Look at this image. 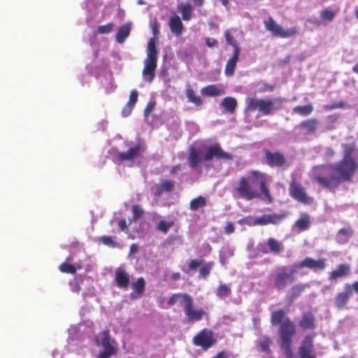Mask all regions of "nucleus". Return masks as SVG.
Wrapping results in <instances>:
<instances>
[{
    "mask_svg": "<svg viewBox=\"0 0 358 358\" xmlns=\"http://www.w3.org/2000/svg\"><path fill=\"white\" fill-rule=\"evenodd\" d=\"M357 170V160L341 159L336 164L313 167L312 178L322 187L334 191L343 182H352Z\"/></svg>",
    "mask_w": 358,
    "mask_h": 358,
    "instance_id": "obj_1",
    "label": "nucleus"
},
{
    "mask_svg": "<svg viewBox=\"0 0 358 358\" xmlns=\"http://www.w3.org/2000/svg\"><path fill=\"white\" fill-rule=\"evenodd\" d=\"M234 197L251 201L262 198V195L268 202L273 197L266 185V176L257 170L249 171L246 176H241L233 189Z\"/></svg>",
    "mask_w": 358,
    "mask_h": 358,
    "instance_id": "obj_2",
    "label": "nucleus"
},
{
    "mask_svg": "<svg viewBox=\"0 0 358 358\" xmlns=\"http://www.w3.org/2000/svg\"><path fill=\"white\" fill-rule=\"evenodd\" d=\"M287 312L282 309L273 310L271 314V323L279 326L280 345L286 358H293L292 350V338L296 333L294 322L287 315Z\"/></svg>",
    "mask_w": 358,
    "mask_h": 358,
    "instance_id": "obj_3",
    "label": "nucleus"
},
{
    "mask_svg": "<svg viewBox=\"0 0 358 358\" xmlns=\"http://www.w3.org/2000/svg\"><path fill=\"white\" fill-rule=\"evenodd\" d=\"M214 157L217 159L226 160L233 159L232 155L224 151L220 144H215L208 148L204 156L200 150L191 147L188 156V164L191 169H196L203 160L210 161Z\"/></svg>",
    "mask_w": 358,
    "mask_h": 358,
    "instance_id": "obj_4",
    "label": "nucleus"
},
{
    "mask_svg": "<svg viewBox=\"0 0 358 358\" xmlns=\"http://www.w3.org/2000/svg\"><path fill=\"white\" fill-rule=\"evenodd\" d=\"M296 271L297 270L294 268V264L292 266L290 270H289L287 266L277 267L269 275V279L273 283V288L278 292L285 290L295 280V273Z\"/></svg>",
    "mask_w": 358,
    "mask_h": 358,
    "instance_id": "obj_5",
    "label": "nucleus"
},
{
    "mask_svg": "<svg viewBox=\"0 0 358 358\" xmlns=\"http://www.w3.org/2000/svg\"><path fill=\"white\" fill-rule=\"evenodd\" d=\"M158 52L156 47V41L150 38L148 44L147 57L144 60L143 77L145 81L152 83L155 77V70L157 66Z\"/></svg>",
    "mask_w": 358,
    "mask_h": 358,
    "instance_id": "obj_6",
    "label": "nucleus"
},
{
    "mask_svg": "<svg viewBox=\"0 0 358 358\" xmlns=\"http://www.w3.org/2000/svg\"><path fill=\"white\" fill-rule=\"evenodd\" d=\"M282 102L281 99H257L253 97H247L245 99V111L247 113H252L258 111L259 114L263 116H267L272 113L275 109V102Z\"/></svg>",
    "mask_w": 358,
    "mask_h": 358,
    "instance_id": "obj_7",
    "label": "nucleus"
},
{
    "mask_svg": "<svg viewBox=\"0 0 358 358\" xmlns=\"http://www.w3.org/2000/svg\"><path fill=\"white\" fill-rule=\"evenodd\" d=\"M182 308L188 323H194L208 317V313L202 308L194 307L192 296H185V305Z\"/></svg>",
    "mask_w": 358,
    "mask_h": 358,
    "instance_id": "obj_8",
    "label": "nucleus"
},
{
    "mask_svg": "<svg viewBox=\"0 0 358 358\" xmlns=\"http://www.w3.org/2000/svg\"><path fill=\"white\" fill-rule=\"evenodd\" d=\"M265 164L271 168L286 169L289 167V163L286 156L280 151L264 150Z\"/></svg>",
    "mask_w": 358,
    "mask_h": 358,
    "instance_id": "obj_9",
    "label": "nucleus"
},
{
    "mask_svg": "<svg viewBox=\"0 0 358 358\" xmlns=\"http://www.w3.org/2000/svg\"><path fill=\"white\" fill-rule=\"evenodd\" d=\"M264 24L265 29L269 31L272 36L275 37L288 38L294 36L299 33L296 27L285 30L280 25L277 24L271 17H269L267 20L264 21Z\"/></svg>",
    "mask_w": 358,
    "mask_h": 358,
    "instance_id": "obj_10",
    "label": "nucleus"
},
{
    "mask_svg": "<svg viewBox=\"0 0 358 358\" xmlns=\"http://www.w3.org/2000/svg\"><path fill=\"white\" fill-rule=\"evenodd\" d=\"M192 343L195 346L201 347L203 350H208L217 343V340L211 329L204 328L193 337Z\"/></svg>",
    "mask_w": 358,
    "mask_h": 358,
    "instance_id": "obj_11",
    "label": "nucleus"
},
{
    "mask_svg": "<svg viewBox=\"0 0 358 358\" xmlns=\"http://www.w3.org/2000/svg\"><path fill=\"white\" fill-rule=\"evenodd\" d=\"M289 194L294 200L303 204H310L313 202V199L307 194L304 187L295 180L289 183Z\"/></svg>",
    "mask_w": 358,
    "mask_h": 358,
    "instance_id": "obj_12",
    "label": "nucleus"
},
{
    "mask_svg": "<svg viewBox=\"0 0 358 358\" xmlns=\"http://www.w3.org/2000/svg\"><path fill=\"white\" fill-rule=\"evenodd\" d=\"M327 267V259L320 258L315 259L311 257H306L297 264H294V268L299 271L303 268H307L314 272L324 271Z\"/></svg>",
    "mask_w": 358,
    "mask_h": 358,
    "instance_id": "obj_13",
    "label": "nucleus"
},
{
    "mask_svg": "<svg viewBox=\"0 0 358 358\" xmlns=\"http://www.w3.org/2000/svg\"><path fill=\"white\" fill-rule=\"evenodd\" d=\"M145 146L140 143L131 147L126 152H119L115 155V159L120 162L126 161H134L136 159L141 157L143 152L145 151Z\"/></svg>",
    "mask_w": 358,
    "mask_h": 358,
    "instance_id": "obj_14",
    "label": "nucleus"
},
{
    "mask_svg": "<svg viewBox=\"0 0 358 358\" xmlns=\"http://www.w3.org/2000/svg\"><path fill=\"white\" fill-rule=\"evenodd\" d=\"M299 355L300 358H316L313 336L307 335L301 341L299 348Z\"/></svg>",
    "mask_w": 358,
    "mask_h": 358,
    "instance_id": "obj_15",
    "label": "nucleus"
},
{
    "mask_svg": "<svg viewBox=\"0 0 358 358\" xmlns=\"http://www.w3.org/2000/svg\"><path fill=\"white\" fill-rule=\"evenodd\" d=\"M352 283H346L344 285V291L338 293L335 297V305L337 308H344L348 303L350 297L353 295Z\"/></svg>",
    "mask_w": 358,
    "mask_h": 358,
    "instance_id": "obj_16",
    "label": "nucleus"
},
{
    "mask_svg": "<svg viewBox=\"0 0 358 358\" xmlns=\"http://www.w3.org/2000/svg\"><path fill=\"white\" fill-rule=\"evenodd\" d=\"M287 217L286 213L282 214H265L255 220V225H266L268 224H277Z\"/></svg>",
    "mask_w": 358,
    "mask_h": 358,
    "instance_id": "obj_17",
    "label": "nucleus"
},
{
    "mask_svg": "<svg viewBox=\"0 0 358 358\" xmlns=\"http://www.w3.org/2000/svg\"><path fill=\"white\" fill-rule=\"evenodd\" d=\"M115 282L119 288L127 289L130 282L129 275L124 269L118 268L115 273Z\"/></svg>",
    "mask_w": 358,
    "mask_h": 358,
    "instance_id": "obj_18",
    "label": "nucleus"
},
{
    "mask_svg": "<svg viewBox=\"0 0 358 358\" xmlns=\"http://www.w3.org/2000/svg\"><path fill=\"white\" fill-rule=\"evenodd\" d=\"M299 326L303 330H313L315 328V317L310 311L302 314Z\"/></svg>",
    "mask_w": 358,
    "mask_h": 358,
    "instance_id": "obj_19",
    "label": "nucleus"
},
{
    "mask_svg": "<svg viewBox=\"0 0 358 358\" xmlns=\"http://www.w3.org/2000/svg\"><path fill=\"white\" fill-rule=\"evenodd\" d=\"M350 270L351 267L348 264H341L336 269L329 273V280L333 281L344 278L350 274Z\"/></svg>",
    "mask_w": 358,
    "mask_h": 358,
    "instance_id": "obj_20",
    "label": "nucleus"
},
{
    "mask_svg": "<svg viewBox=\"0 0 358 358\" xmlns=\"http://www.w3.org/2000/svg\"><path fill=\"white\" fill-rule=\"evenodd\" d=\"M169 26L172 34L180 36L183 31V24L180 17L176 13L171 16L169 22Z\"/></svg>",
    "mask_w": 358,
    "mask_h": 358,
    "instance_id": "obj_21",
    "label": "nucleus"
},
{
    "mask_svg": "<svg viewBox=\"0 0 358 358\" xmlns=\"http://www.w3.org/2000/svg\"><path fill=\"white\" fill-rule=\"evenodd\" d=\"M308 285L307 284H295L291 287L287 294L286 298L289 302H293L299 298Z\"/></svg>",
    "mask_w": 358,
    "mask_h": 358,
    "instance_id": "obj_22",
    "label": "nucleus"
},
{
    "mask_svg": "<svg viewBox=\"0 0 358 358\" xmlns=\"http://www.w3.org/2000/svg\"><path fill=\"white\" fill-rule=\"evenodd\" d=\"M240 54L241 50H234L232 57L228 59L224 69V74L227 76L231 77L234 76Z\"/></svg>",
    "mask_w": 358,
    "mask_h": 358,
    "instance_id": "obj_23",
    "label": "nucleus"
},
{
    "mask_svg": "<svg viewBox=\"0 0 358 358\" xmlns=\"http://www.w3.org/2000/svg\"><path fill=\"white\" fill-rule=\"evenodd\" d=\"M133 292L131 294L132 299L141 297L145 289V281L143 277L138 278L136 281L131 284Z\"/></svg>",
    "mask_w": 358,
    "mask_h": 358,
    "instance_id": "obj_24",
    "label": "nucleus"
},
{
    "mask_svg": "<svg viewBox=\"0 0 358 358\" xmlns=\"http://www.w3.org/2000/svg\"><path fill=\"white\" fill-rule=\"evenodd\" d=\"M318 120L315 118H311L301 122L299 127L306 129L307 134H312L315 132L318 126Z\"/></svg>",
    "mask_w": 358,
    "mask_h": 358,
    "instance_id": "obj_25",
    "label": "nucleus"
},
{
    "mask_svg": "<svg viewBox=\"0 0 358 358\" xmlns=\"http://www.w3.org/2000/svg\"><path fill=\"white\" fill-rule=\"evenodd\" d=\"M131 29V23H126L122 25L117 30L115 39L119 43H122L129 36Z\"/></svg>",
    "mask_w": 358,
    "mask_h": 358,
    "instance_id": "obj_26",
    "label": "nucleus"
},
{
    "mask_svg": "<svg viewBox=\"0 0 358 358\" xmlns=\"http://www.w3.org/2000/svg\"><path fill=\"white\" fill-rule=\"evenodd\" d=\"M201 92L208 96H217L225 93L223 89L220 88L216 85H209L201 89Z\"/></svg>",
    "mask_w": 358,
    "mask_h": 358,
    "instance_id": "obj_27",
    "label": "nucleus"
},
{
    "mask_svg": "<svg viewBox=\"0 0 358 358\" xmlns=\"http://www.w3.org/2000/svg\"><path fill=\"white\" fill-rule=\"evenodd\" d=\"M266 244L269 252L274 254H280L284 249L282 243L274 238H268Z\"/></svg>",
    "mask_w": 358,
    "mask_h": 358,
    "instance_id": "obj_28",
    "label": "nucleus"
},
{
    "mask_svg": "<svg viewBox=\"0 0 358 358\" xmlns=\"http://www.w3.org/2000/svg\"><path fill=\"white\" fill-rule=\"evenodd\" d=\"M294 226L299 231H303L310 227V217L306 213H302L301 217L297 220Z\"/></svg>",
    "mask_w": 358,
    "mask_h": 358,
    "instance_id": "obj_29",
    "label": "nucleus"
},
{
    "mask_svg": "<svg viewBox=\"0 0 358 358\" xmlns=\"http://www.w3.org/2000/svg\"><path fill=\"white\" fill-rule=\"evenodd\" d=\"M178 10L181 13L185 21H189L192 18V6L190 3H179Z\"/></svg>",
    "mask_w": 358,
    "mask_h": 358,
    "instance_id": "obj_30",
    "label": "nucleus"
},
{
    "mask_svg": "<svg viewBox=\"0 0 358 358\" xmlns=\"http://www.w3.org/2000/svg\"><path fill=\"white\" fill-rule=\"evenodd\" d=\"M221 106L226 111L234 113L237 106V101L235 98L227 96L222 99Z\"/></svg>",
    "mask_w": 358,
    "mask_h": 358,
    "instance_id": "obj_31",
    "label": "nucleus"
},
{
    "mask_svg": "<svg viewBox=\"0 0 358 358\" xmlns=\"http://www.w3.org/2000/svg\"><path fill=\"white\" fill-rule=\"evenodd\" d=\"M207 204V200L203 196H199L189 202V209L196 211L200 208H204Z\"/></svg>",
    "mask_w": 358,
    "mask_h": 358,
    "instance_id": "obj_32",
    "label": "nucleus"
},
{
    "mask_svg": "<svg viewBox=\"0 0 358 358\" xmlns=\"http://www.w3.org/2000/svg\"><path fill=\"white\" fill-rule=\"evenodd\" d=\"M343 148V156L342 159L345 160H357L356 158L353 157V154L356 150L355 143L352 144H344Z\"/></svg>",
    "mask_w": 358,
    "mask_h": 358,
    "instance_id": "obj_33",
    "label": "nucleus"
},
{
    "mask_svg": "<svg viewBox=\"0 0 358 358\" xmlns=\"http://www.w3.org/2000/svg\"><path fill=\"white\" fill-rule=\"evenodd\" d=\"M201 268L199 269V278H204L206 279L211 272L213 266H214V262H203L200 266Z\"/></svg>",
    "mask_w": 358,
    "mask_h": 358,
    "instance_id": "obj_34",
    "label": "nucleus"
},
{
    "mask_svg": "<svg viewBox=\"0 0 358 358\" xmlns=\"http://www.w3.org/2000/svg\"><path fill=\"white\" fill-rule=\"evenodd\" d=\"M185 296H190L187 293H176L173 294L168 300V305L169 306H174L178 301H180L181 306L183 307L185 305Z\"/></svg>",
    "mask_w": 358,
    "mask_h": 358,
    "instance_id": "obj_35",
    "label": "nucleus"
},
{
    "mask_svg": "<svg viewBox=\"0 0 358 358\" xmlns=\"http://www.w3.org/2000/svg\"><path fill=\"white\" fill-rule=\"evenodd\" d=\"M313 111V107L311 104L305 106H297L293 108L294 113L299 114L302 116H308Z\"/></svg>",
    "mask_w": 358,
    "mask_h": 358,
    "instance_id": "obj_36",
    "label": "nucleus"
},
{
    "mask_svg": "<svg viewBox=\"0 0 358 358\" xmlns=\"http://www.w3.org/2000/svg\"><path fill=\"white\" fill-rule=\"evenodd\" d=\"M174 189V183L173 182L169 180H164L161 182L157 194H161L163 192H172Z\"/></svg>",
    "mask_w": 358,
    "mask_h": 358,
    "instance_id": "obj_37",
    "label": "nucleus"
},
{
    "mask_svg": "<svg viewBox=\"0 0 358 358\" xmlns=\"http://www.w3.org/2000/svg\"><path fill=\"white\" fill-rule=\"evenodd\" d=\"M231 294V289L230 287L226 284L220 285L216 290V295L220 299L227 297L230 296Z\"/></svg>",
    "mask_w": 358,
    "mask_h": 358,
    "instance_id": "obj_38",
    "label": "nucleus"
},
{
    "mask_svg": "<svg viewBox=\"0 0 358 358\" xmlns=\"http://www.w3.org/2000/svg\"><path fill=\"white\" fill-rule=\"evenodd\" d=\"M101 345L103 348L114 347L111 343H115L114 341L110 340V333L108 330H104L100 334Z\"/></svg>",
    "mask_w": 358,
    "mask_h": 358,
    "instance_id": "obj_39",
    "label": "nucleus"
},
{
    "mask_svg": "<svg viewBox=\"0 0 358 358\" xmlns=\"http://www.w3.org/2000/svg\"><path fill=\"white\" fill-rule=\"evenodd\" d=\"M186 96L189 101L194 103L196 106H200L202 103L201 97L199 96H196L194 90L192 88L186 90Z\"/></svg>",
    "mask_w": 358,
    "mask_h": 358,
    "instance_id": "obj_40",
    "label": "nucleus"
},
{
    "mask_svg": "<svg viewBox=\"0 0 358 358\" xmlns=\"http://www.w3.org/2000/svg\"><path fill=\"white\" fill-rule=\"evenodd\" d=\"M352 235V231L351 229H341L338 231V238L339 239L340 243H346L349 238Z\"/></svg>",
    "mask_w": 358,
    "mask_h": 358,
    "instance_id": "obj_41",
    "label": "nucleus"
},
{
    "mask_svg": "<svg viewBox=\"0 0 358 358\" xmlns=\"http://www.w3.org/2000/svg\"><path fill=\"white\" fill-rule=\"evenodd\" d=\"M132 217L131 219H129V222L131 223L132 221L136 222L139 220L144 213V210L143 208L138 204H135L132 206Z\"/></svg>",
    "mask_w": 358,
    "mask_h": 358,
    "instance_id": "obj_42",
    "label": "nucleus"
},
{
    "mask_svg": "<svg viewBox=\"0 0 358 358\" xmlns=\"http://www.w3.org/2000/svg\"><path fill=\"white\" fill-rule=\"evenodd\" d=\"M103 348V351L99 354L98 358H110L111 356L116 355L117 351L115 347H106Z\"/></svg>",
    "mask_w": 358,
    "mask_h": 358,
    "instance_id": "obj_43",
    "label": "nucleus"
},
{
    "mask_svg": "<svg viewBox=\"0 0 358 358\" xmlns=\"http://www.w3.org/2000/svg\"><path fill=\"white\" fill-rule=\"evenodd\" d=\"M335 13L327 8L324 9L320 13V17L324 22H331L335 17Z\"/></svg>",
    "mask_w": 358,
    "mask_h": 358,
    "instance_id": "obj_44",
    "label": "nucleus"
},
{
    "mask_svg": "<svg viewBox=\"0 0 358 358\" xmlns=\"http://www.w3.org/2000/svg\"><path fill=\"white\" fill-rule=\"evenodd\" d=\"M59 268L62 273H71V274H75L76 273V267L73 265L70 264L67 262H63L59 266Z\"/></svg>",
    "mask_w": 358,
    "mask_h": 358,
    "instance_id": "obj_45",
    "label": "nucleus"
},
{
    "mask_svg": "<svg viewBox=\"0 0 358 358\" xmlns=\"http://www.w3.org/2000/svg\"><path fill=\"white\" fill-rule=\"evenodd\" d=\"M173 225V222H166L164 220H160L157 225V229L163 232L164 234H167L169 229Z\"/></svg>",
    "mask_w": 358,
    "mask_h": 358,
    "instance_id": "obj_46",
    "label": "nucleus"
},
{
    "mask_svg": "<svg viewBox=\"0 0 358 358\" xmlns=\"http://www.w3.org/2000/svg\"><path fill=\"white\" fill-rule=\"evenodd\" d=\"M224 37L227 42V43L230 45H231L234 48V50H241L240 48L238 47L236 41L234 38V37L231 35L229 30H226L224 31Z\"/></svg>",
    "mask_w": 358,
    "mask_h": 358,
    "instance_id": "obj_47",
    "label": "nucleus"
},
{
    "mask_svg": "<svg viewBox=\"0 0 358 358\" xmlns=\"http://www.w3.org/2000/svg\"><path fill=\"white\" fill-rule=\"evenodd\" d=\"M100 242H101L103 244L110 247V248H115L117 246V243H115L113 241V237L108 236H103L99 238Z\"/></svg>",
    "mask_w": 358,
    "mask_h": 358,
    "instance_id": "obj_48",
    "label": "nucleus"
},
{
    "mask_svg": "<svg viewBox=\"0 0 358 358\" xmlns=\"http://www.w3.org/2000/svg\"><path fill=\"white\" fill-rule=\"evenodd\" d=\"M113 28V24L110 22L105 25H101L97 28V32L99 34H108L112 31Z\"/></svg>",
    "mask_w": 358,
    "mask_h": 358,
    "instance_id": "obj_49",
    "label": "nucleus"
},
{
    "mask_svg": "<svg viewBox=\"0 0 358 358\" xmlns=\"http://www.w3.org/2000/svg\"><path fill=\"white\" fill-rule=\"evenodd\" d=\"M138 91L136 90H132L130 93L129 99V101L127 102V103H129V105L134 107L135 104L136 103V102L138 101Z\"/></svg>",
    "mask_w": 358,
    "mask_h": 358,
    "instance_id": "obj_50",
    "label": "nucleus"
},
{
    "mask_svg": "<svg viewBox=\"0 0 358 358\" xmlns=\"http://www.w3.org/2000/svg\"><path fill=\"white\" fill-rule=\"evenodd\" d=\"M134 108V106L127 103V104L123 107L122 110V115L124 117H129L131 115Z\"/></svg>",
    "mask_w": 358,
    "mask_h": 358,
    "instance_id": "obj_51",
    "label": "nucleus"
},
{
    "mask_svg": "<svg viewBox=\"0 0 358 358\" xmlns=\"http://www.w3.org/2000/svg\"><path fill=\"white\" fill-rule=\"evenodd\" d=\"M203 263V260L192 259L189 264V270L194 271L200 266Z\"/></svg>",
    "mask_w": 358,
    "mask_h": 358,
    "instance_id": "obj_52",
    "label": "nucleus"
},
{
    "mask_svg": "<svg viewBox=\"0 0 358 358\" xmlns=\"http://www.w3.org/2000/svg\"><path fill=\"white\" fill-rule=\"evenodd\" d=\"M270 343H271V341L268 338H266L264 341H262L260 345V348H261L262 350L264 352H270V347H269Z\"/></svg>",
    "mask_w": 358,
    "mask_h": 358,
    "instance_id": "obj_53",
    "label": "nucleus"
},
{
    "mask_svg": "<svg viewBox=\"0 0 358 358\" xmlns=\"http://www.w3.org/2000/svg\"><path fill=\"white\" fill-rule=\"evenodd\" d=\"M235 231L234 224L232 222H228L224 227V233L226 234H231Z\"/></svg>",
    "mask_w": 358,
    "mask_h": 358,
    "instance_id": "obj_54",
    "label": "nucleus"
},
{
    "mask_svg": "<svg viewBox=\"0 0 358 358\" xmlns=\"http://www.w3.org/2000/svg\"><path fill=\"white\" fill-rule=\"evenodd\" d=\"M344 106H345V103L341 101L338 103H334L331 105L325 106V108L327 110H333L335 108H343Z\"/></svg>",
    "mask_w": 358,
    "mask_h": 358,
    "instance_id": "obj_55",
    "label": "nucleus"
},
{
    "mask_svg": "<svg viewBox=\"0 0 358 358\" xmlns=\"http://www.w3.org/2000/svg\"><path fill=\"white\" fill-rule=\"evenodd\" d=\"M206 44L209 48H213L217 45L218 42L216 39L212 38H206Z\"/></svg>",
    "mask_w": 358,
    "mask_h": 358,
    "instance_id": "obj_56",
    "label": "nucleus"
},
{
    "mask_svg": "<svg viewBox=\"0 0 358 358\" xmlns=\"http://www.w3.org/2000/svg\"><path fill=\"white\" fill-rule=\"evenodd\" d=\"M118 226L120 229L123 231H127L128 229V227L127 224V221L125 219H122L118 222Z\"/></svg>",
    "mask_w": 358,
    "mask_h": 358,
    "instance_id": "obj_57",
    "label": "nucleus"
},
{
    "mask_svg": "<svg viewBox=\"0 0 358 358\" xmlns=\"http://www.w3.org/2000/svg\"><path fill=\"white\" fill-rule=\"evenodd\" d=\"M154 106H155V103H149L147 105V106L144 110V114L146 117H148L150 115V113L152 111Z\"/></svg>",
    "mask_w": 358,
    "mask_h": 358,
    "instance_id": "obj_58",
    "label": "nucleus"
},
{
    "mask_svg": "<svg viewBox=\"0 0 358 358\" xmlns=\"http://www.w3.org/2000/svg\"><path fill=\"white\" fill-rule=\"evenodd\" d=\"M152 31L154 35L153 38L155 39V38L157 36L159 31V25H158V23L157 21L152 26Z\"/></svg>",
    "mask_w": 358,
    "mask_h": 358,
    "instance_id": "obj_59",
    "label": "nucleus"
},
{
    "mask_svg": "<svg viewBox=\"0 0 358 358\" xmlns=\"http://www.w3.org/2000/svg\"><path fill=\"white\" fill-rule=\"evenodd\" d=\"M138 246L137 244L133 243L129 248V255H131L138 251Z\"/></svg>",
    "mask_w": 358,
    "mask_h": 358,
    "instance_id": "obj_60",
    "label": "nucleus"
},
{
    "mask_svg": "<svg viewBox=\"0 0 358 358\" xmlns=\"http://www.w3.org/2000/svg\"><path fill=\"white\" fill-rule=\"evenodd\" d=\"M181 168L182 167H181L180 164H178V165L173 166L171 168V169L170 173L171 175H174L176 173H177L178 171H180Z\"/></svg>",
    "mask_w": 358,
    "mask_h": 358,
    "instance_id": "obj_61",
    "label": "nucleus"
},
{
    "mask_svg": "<svg viewBox=\"0 0 358 358\" xmlns=\"http://www.w3.org/2000/svg\"><path fill=\"white\" fill-rule=\"evenodd\" d=\"M258 249H259V250L261 252H262V253H264V254H266V253H268V251H269L268 249H266V247H265V244H259V245H258Z\"/></svg>",
    "mask_w": 358,
    "mask_h": 358,
    "instance_id": "obj_62",
    "label": "nucleus"
},
{
    "mask_svg": "<svg viewBox=\"0 0 358 358\" xmlns=\"http://www.w3.org/2000/svg\"><path fill=\"white\" fill-rule=\"evenodd\" d=\"M180 278V273H174L171 275V279L174 281H176Z\"/></svg>",
    "mask_w": 358,
    "mask_h": 358,
    "instance_id": "obj_63",
    "label": "nucleus"
},
{
    "mask_svg": "<svg viewBox=\"0 0 358 358\" xmlns=\"http://www.w3.org/2000/svg\"><path fill=\"white\" fill-rule=\"evenodd\" d=\"M354 291L358 294V280L352 282Z\"/></svg>",
    "mask_w": 358,
    "mask_h": 358,
    "instance_id": "obj_64",
    "label": "nucleus"
}]
</instances>
